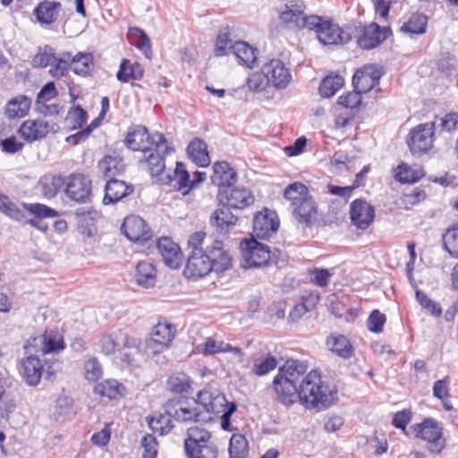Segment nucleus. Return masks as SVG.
Returning <instances> with one entry per match:
<instances>
[{
	"label": "nucleus",
	"mask_w": 458,
	"mask_h": 458,
	"mask_svg": "<svg viewBox=\"0 0 458 458\" xmlns=\"http://www.w3.org/2000/svg\"><path fill=\"white\" fill-rule=\"evenodd\" d=\"M344 84V80L338 74H329L326 76L318 88L319 93L323 98H331Z\"/></svg>",
	"instance_id": "obj_50"
},
{
	"label": "nucleus",
	"mask_w": 458,
	"mask_h": 458,
	"mask_svg": "<svg viewBox=\"0 0 458 458\" xmlns=\"http://www.w3.org/2000/svg\"><path fill=\"white\" fill-rule=\"evenodd\" d=\"M49 131L47 122L39 120H27L22 123L19 132L28 141H34L47 136Z\"/></svg>",
	"instance_id": "obj_34"
},
{
	"label": "nucleus",
	"mask_w": 458,
	"mask_h": 458,
	"mask_svg": "<svg viewBox=\"0 0 458 458\" xmlns=\"http://www.w3.org/2000/svg\"><path fill=\"white\" fill-rule=\"evenodd\" d=\"M157 249L165 265L172 269L180 267L182 261V252L179 245L170 237H161L157 241Z\"/></svg>",
	"instance_id": "obj_22"
},
{
	"label": "nucleus",
	"mask_w": 458,
	"mask_h": 458,
	"mask_svg": "<svg viewBox=\"0 0 458 458\" xmlns=\"http://www.w3.org/2000/svg\"><path fill=\"white\" fill-rule=\"evenodd\" d=\"M305 4L301 0H293L284 4L279 14L280 22L290 29H308L310 16L304 15Z\"/></svg>",
	"instance_id": "obj_17"
},
{
	"label": "nucleus",
	"mask_w": 458,
	"mask_h": 458,
	"mask_svg": "<svg viewBox=\"0 0 458 458\" xmlns=\"http://www.w3.org/2000/svg\"><path fill=\"white\" fill-rule=\"evenodd\" d=\"M135 281L144 288H151L157 281V268L154 263L148 260L140 261L135 268Z\"/></svg>",
	"instance_id": "obj_36"
},
{
	"label": "nucleus",
	"mask_w": 458,
	"mask_h": 458,
	"mask_svg": "<svg viewBox=\"0 0 458 458\" xmlns=\"http://www.w3.org/2000/svg\"><path fill=\"white\" fill-rule=\"evenodd\" d=\"M279 227V220L275 211L264 208L257 213L253 218V233L259 239H267L275 233Z\"/></svg>",
	"instance_id": "obj_18"
},
{
	"label": "nucleus",
	"mask_w": 458,
	"mask_h": 458,
	"mask_svg": "<svg viewBox=\"0 0 458 458\" xmlns=\"http://www.w3.org/2000/svg\"><path fill=\"white\" fill-rule=\"evenodd\" d=\"M302 303L295 307L296 310L305 313L312 310L320 301V296L317 291L304 293L301 296Z\"/></svg>",
	"instance_id": "obj_64"
},
{
	"label": "nucleus",
	"mask_w": 458,
	"mask_h": 458,
	"mask_svg": "<svg viewBox=\"0 0 458 458\" xmlns=\"http://www.w3.org/2000/svg\"><path fill=\"white\" fill-rule=\"evenodd\" d=\"M70 63V52L63 51L57 55L55 49L49 45L40 47L31 60V64L34 68H46L49 66L48 73L55 79H61L68 74Z\"/></svg>",
	"instance_id": "obj_4"
},
{
	"label": "nucleus",
	"mask_w": 458,
	"mask_h": 458,
	"mask_svg": "<svg viewBox=\"0 0 458 458\" xmlns=\"http://www.w3.org/2000/svg\"><path fill=\"white\" fill-rule=\"evenodd\" d=\"M31 100L30 98L20 95L11 99L5 107V114L10 119L24 117L30 107Z\"/></svg>",
	"instance_id": "obj_43"
},
{
	"label": "nucleus",
	"mask_w": 458,
	"mask_h": 458,
	"mask_svg": "<svg viewBox=\"0 0 458 458\" xmlns=\"http://www.w3.org/2000/svg\"><path fill=\"white\" fill-rule=\"evenodd\" d=\"M230 458H247L249 454V443L244 435L233 434L229 442Z\"/></svg>",
	"instance_id": "obj_48"
},
{
	"label": "nucleus",
	"mask_w": 458,
	"mask_h": 458,
	"mask_svg": "<svg viewBox=\"0 0 458 458\" xmlns=\"http://www.w3.org/2000/svg\"><path fill=\"white\" fill-rule=\"evenodd\" d=\"M121 230L131 242H147L152 233L146 222L139 216L131 215L124 218Z\"/></svg>",
	"instance_id": "obj_20"
},
{
	"label": "nucleus",
	"mask_w": 458,
	"mask_h": 458,
	"mask_svg": "<svg viewBox=\"0 0 458 458\" xmlns=\"http://www.w3.org/2000/svg\"><path fill=\"white\" fill-rule=\"evenodd\" d=\"M411 429L415 437L426 442L428 451L440 454L446 446L444 426L432 417H427L420 423L413 424Z\"/></svg>",
	"instance_id": "obj_6"
},
{
	"label": "nucleus",
	"mask_w": 458,
	"mask_h": 458,
	"mask_svg": "<svg viewBox=\"0 0 458 458\" xmlns=\"http://www.w3.org/2000/svg\"><path fill=\"white\" fill-rule=\"evenodd\" d=\"M40 342L43 353L56 352L64 349L65 344L61 337L52 333H45L41 337H30L24 344L25 353H30L36 342Z\"/></svg>",
	"instance_id": "obj_30"
},
{
	"label": "nucleus",
	"mask_w": 458,
	"mask_h": 458,
	"mask_svg": "<svg viewBox=\"0 0 458 458\" xmlns=\"http://www.w3.org/2000/svg\"><path fill=\"white\" fill-rule=\"evenodd\" d=\"M23 208L39 219L56 217L59 215L57 210L41 203H23Z\"/></svg>",
	"instance_id": "obj_55"
},
{
	"label": "nucleus",
	"mask_w": 458,
	"mask_h": 458,
	"mask_svg": "<svg viewBox=\"0 0 458 458\" xmlns=\"http://www.w3.org/2000/svg\"><path fill=\"white\" fill-rule=\"evenodd\" d=\"M133 191V186L125 182L114 178L108 179L105 187L103 203L105 205L114 204L130 195Z\"/></svg>",
	"instance_id": "obj_28"
},
{
	"label": "nucleus",
	"mask_w": 458,
	"mask_h": 458,
	"mask_svg": "<svg viewBox=\"0 0 458 458\" xmlns=\"http://www.w3.org/2000/svg\"><path fill=\"white\" fill-rule=\"evenodd\" d=\"M94 67V58L90 53L79 52L75 55L71 54L70 70L80 76H87Z\"/></svg>",
	"instance_id": "obj_41"
},
{
	"label": "nucleus",
	"mask_w": 458,
	"mask_h": 458,
	"mask_svg": "<svg viewBox=\"0 0 458 458\" xmlns=\"http://www.w3.org/2000/svg\"><path fill=\"white\" fill-rule=\"evenodd\" d=\"M148 140L151 142V136L148 134V129L145 126L139 125L127 133L124 143L131 150L144 151L147 148L144 142Z\"/></svg>",
	"instance_id": "obj_40"
},
{
	"label": "nucleus",
	"mask_w": 458,
	"mask_h": 458,
	"mask_svg": "<svg viewBox=\"0 0 458 458\" xmlns=\"http://www.w3.org/2000/svg\"><path fill=\"white\" fill-rule=\"evenodd\" d=\"M172 419L165 414L153 415L147 418V421L150 430L153 433H158L159 435L168 434L174 428Z\"/></svg>",
	"instance_id": "obj_51"
},
{
	"label": "nucleus",
	"mask_w": 458,
	"mask_h": 458,
	"mask_svg": "<svg viewBox=\"0 0 458 458\" xmlns=\"http://www.w3.org/2000/svg\"><path fill=\"white\" fill-rule=\"evenodd\" d=\"M143 448L142 458H156L157 454V442L152 435H145L141 439Z\"/></svg>",
	"instance_id": "obj_63"
},
{
	"label": "nucleus",
	"mask_w": 458,
	"mask_h": 458,
	"mask_svg": "<svg viewBox=\"0 0 458 458\" xmlns=\"http://www.w3.org/2000/svg\"><path fill=\"white\" fill-rule=\"evenodd\" d=\"M193 405L200 409L202 413L205 411L208 414L216 413L217 411V397H213L212 394L207 390H201L198 393L196 399H191Z\"/></svg>",
	"instance_id": "obj_52"
},
{
	"label": "nucleus",
	"mask_w": 458,
	"mask_h": 458,
	"mask_svg": "<svg viewBox=\"0 0 458 458\" xmlns=\"http://www.w3.org/2000/svg\"><path fill=\"white\" fill-rule=\"evenodd\" d=\"M392 35L389 27H381L377 22L360 28L357 45L362 50H372L378 47Z\"/></svg>",
	"instance_id": "obj_13"
},
{
	"label": "nucleus",
	"mask_w": 458,
	"mask_h": 458,
	"mask_svg": "<svg viewBox=\"0 0 458 458\" xmlns=\"http://www.w3.org/2000/svg\"><path fill=\"white\" fill-rule=\"evenodd\" d=\"M61 9L60 2L44 0L34 8L33 14L40 24L50 25L57 20Z\"/></svg>",
	"instance_id": "obj_31"
},
{
	"label": "nucleus",
	"mask_w": 458,
	"mask_h": 458,
	"mask_svg": "<svg viewBox=\"0 0 458 458\" xmlns=\"http://www.w3.org/2000/svg\"><path fill=\"white\" fill-rule=\"evenodd\" d=\"M66 196L77 203H88L92 197L91 180L82 174H72L65 177Z\"/></svg>",
	"instance_id": "obj_11"
},
{
	"label": "nucleus",
	"mask_w": 458,
	"mask_h": 458,
	"mask_svg": "<svg viewBox=\"0 0 458 458\" xmlns=\"http://www.w3.org/2000/svg\"><path fill=\"white\" fill-rule=\"evenodd\" d=\"M427 26L428 16L421 13H415L402 25L400 30L404 34L412 38L414 35L424 34Z\"/></svg>",
	"instance_id": "obj_42"
},
{
	"label": "nucleus",
	"mask_w": 458,
	"mask_h": 458,
	"mask_svg": "<svg viewBox=\"0 0 458 458\" xmlns=\"http://www.w3.org/2000/svg\"><path fill=\"white\" fill-rule=\"evenodd\" d=\"M262 72L267 80L269 86L276 89H284L292 81L290 70L280 59L273 58L262 66Z\"/></svg>",
	"instance_id": "obj_15"
},
{
	"label": "nucleus",
	"mask_w": 458,
	"mask_h": 458,
	"mask_svg": "<svg viewBox=\"0 0 458 458\" xmlns=\"http://www.w3.org/2000/svg\"><path fill=\"white\" fill-rule=\"evenodd\" d=\"M386 321L385 314L381 313L378 310H373L367 320V327L372 333H381L384 325Z\"/></svg>",
	"instance_id": "obj_61"
},
{
	"label": "nucleus",
	"mask_w": 458,
	"mask_h": 458,
	"mask_svg": "<svg viewBox=\"0 0 458 458\" xmlns=\"http://www.w3.org/2000/svg\"><path fill=\"white\" fill-rule=\"evenodd\" d=\"M167 416L179 422H199L205 421L207 418L202 417V411L195 407L192 400L180 396L167 400L163 405Z\"/></svg>",
	"instance_id": "obj_9"
},
{
	"label": "nucleus",
	"mask_w": 458,
	"mask_h": 458,
	"mask_svg": "<svg viewBox=\"0 0 458 458\" xmlns=\"http://www.w3.org/2000/svg\"><path fill=\"white\" fill-rule=\"evenodd\" d=\"M443 242L450 256L458 259V225L446 231L443 236Z\"/></svg>",
	"instance_id": "obj_57"
},
{
	"label": "nucleus",
	"mask_w": 458,
	"mask_h": 458,
	"mask_svg": "<svg viewBox=\"0 0 458 458\" xmlns=\"http://www.w3.org/2000/svg\"><path fill=\"white\" fill-rule=\"evenodd\" d=\"M299 401L306 409L320 411L338 401V390L326 384L318 370L312 369L299 384Z\"/></svg>",
	"instance_id": "obj_1"
},
{
	"label": "nucleus",
	"mask_w": 458,
	"mask_h": 458,
	"mask_svg": "<svg viewBox=\"0 0 458 458\" xmlns=\"http://www.w3.org/2000/svg\"><path fill=\"white\" fill-rule=\"evenodd\" d=\"M328 349L344 359H349L353 353L352 346L348 338L343 335H330L327 339Z\"/></svg>",
	"instance_id": "obj_45"
},
{
	"label": "nucleus",
	"mask_w": 458,
	"mask_h": 458,
	"mask_svg": "<svg viewBox=\"0 0 458 458\" xmlns=\"http://www.w3.org/2000/svg\"><path fill=\"white\" fill-rule=\"evenodd\" d=\"M167 388L174 394L189 393L192 386L191 378L183 372L172 374L166 381Z\"/></svg>",
	"instance_id": "obj_46"
},
{
	"label": "nucleus",
	"mask_w": 458,
	"mask_h": 458,
	"mask_svg": "<svg viewBox=\"0 0 458 458\" xmlns=\"http://www.w3.org/2000/svg\"><path fill=\"white\" fill-rule=\"evenodd\" d=\"M175 181L174 187L178 191H184V193L191 190V176L186 170V166L182 162L176 163V167L173 174H167L164 178H159L158 182L162 184H169Z\"/></svg>",
	"instance_id": "obj_33"
},
{
	"label": "nucleus",
	"mask_w": 458,
	"mask_h": 458,
	"mask_svg": "<svg viewBox=\"0 0 458 458\" xmlns=\"http://www.w3.org/2000/svg\"><path fill=\"white\" fill-rule=\"evenodd\" d=\"M85 377L89 381L95 382L102 377V367L97 358L89 359L84 364Z\"/></svg>",
	"instance_id": "obj_62"
},
{
	"label": "nucleus",
	"mask_w": 458,
	"mask_h": 458,
	"mask_svg": "<svg viewBox=\"0 0 458 458\" xmlns=\"http://www.w3.org/2000/svg\"><path fill=\"white\" fill-rule=\"evenodd\" d=\"M241 250L245 267H259L272 264L282 267L285 262L283 251L276 248L271 250L267 244L253 238L242 241Z\"/></svg>",
	"instance_id": "obj_3"
},
{
	"label": "nucleus",
	"mask_w": 458,
	"mask_h": 458,
	"mask_svg": "<svg viewBox=\"0 0 458 458\" xmlns=\"http://www.w3.org/2000/svg\"><path fill=\"white\" fill-rule=\"evenodd\" d=\"M216 199L224 207L243 209L254 203L255 197L249 189L233 185L218 191Z\"/></svg>",
	"instance_id": "obj_12"
},
{
	"label": "nucleus",
	"mask_w": 458,
	"mask_h": 458,
	"mask_svg": "<svg viewBox=\"0 0 458 458\" xmlns=\"http://www.w3.org/2000/svg\"><path fill=\"white\" fill-rule=\"evenodd\" d=\"M229 208L223 206V208L215 210L210 216V225L220 233H228L238 221V217Z\"/></svg>",
	"instance_id": "obj_35"
},
{
	"label": "nucleus",
	"mask_w": 458,
	"mask_h": 458,
	"mask_svg": "<svg viewBox=\"0 0 458 458\" xmlns=\"http://www.w3.org/2000/svg\"><path fill=\"white\" fill-rule=\"evenodd\" d=\"M189 157L198 165L206 167L210 164L208 145L205 140L194 138L187 147Z\"/></svg>",
	"instance_id": "obj_37"
},
{
	"label": "nucleus",
	"mask_w": 458,
	"mask_h": 458,
	"mask_svg": "<svg viewBox=\"0 0 458 458\" xmlns=\"http://www.w3.org/2000/svg\"><path fill=\"white\" fill-rule=\"evenodd\" d=\"M273 387L276 394V401L289 406L299 400V386L289 379L282 380V376H276L273 379Z\"/></svg>",
	"instance_id": "obj_25"
},
{
	"label": "nucleus",
	"mask_w": 458,
	"mask_h": 458,
	"mask_svg": "<svg viewBox=\"0 0 458 458\" xmlns=\"http://www.w3.org/2000/svg\"><path fill=\"white\" fill-rule=\"evenodd\" d=\"M151 144L154 148H146L143 152L145 155V162L148 165V170L152 177L163 178L165 172V156L173 151L168 146L166 139L162 133H155L151 135Z\"/></svg>",
	"instance_id": "obj_10"
},
{
	"label": "nucleus",
	"mask_w": 458,
	"mask_h": 458,
	"mask_svg": "<svg viewBox=\"0 0 458 458\" xmlns=\"http://www.w3.org/2000/svg\"><path fill=\"white\" fill-rule=\"evenodd\" d=\"M267 86H269V84L264 73L262 72H256L250 74L243 87H246L252 92H261L265 90Z\"/></svg>",
	"instance_id": "obj_59"
},
{
	"label": "nucleus",
	"mask_w": 458,
	"mask_h": 458,
	"mask_svg": "<svg viewBox=\"0 0 458 458\" xmlns=\"http://www.w3.org/2000/svg\"><path fill=\"white\" fill-rule=\"evenodd\" d=\"M143 75L144 69L138 62L131 63L130 60L123 58L121 61L116 78L121 82H128L130 80H140Z\"/></svg>",
	"instance_id": "obj_39"
},
{
	"label": "nucleus",
	"mask_w": 458,
	"mask_h": 458,
	"mask_svg": "<svg viewBox=\"0 0 458 458\" xmlns=\"http://www.w3.org/2000/svg\"><path fill=\"white\" fill-rule=\"evenodd\" d=\"M436 134L440 135L442 132L452 133L458 127V113L450 112L442 117L436 116Z\"/></svg>",
	"instance_id": "obj_53"
},
{
	"label": "nucleus",
	"mask_w": 458,
	"mask_h": 458,
	"mask_svg": "<svg viewBox=\"0 0 458 458\" xmlns=\"http://www.w3.org/2000/svg\"><path fill=\"white\" fill-rule=\"evenodd\" d=\"M350 220L357 229H368L375 219V208L364 199H356L350 204Z\"/></svg>",
	"instance_id": "obj_16"
},
{
	"label": "nucleus",
	"mask_w": 458,
	"mask_h": 458,
	"mask_svg": "<svg viewBox=\"0 0 458 458\" xmlns=\"http://www.w3.org/2000/svg\"><path fill=\"white\" fill-rule=\"evenodd\" d=\"M184 449L187 458H217L219 454L216 444L211 439V434L197 427L188 430Z\"/></svg>",
	"instance_id": "obj_7"
},
{
	"label": "nucleus",
	"mask_w": 458,
	"mask_h": 458,
	"mask_svg": "<svg viewBox=\"0 0 458 458\" xmlns=\"http://www.w3.org/2000/svg\"><path fill=\"white\" fill-rule=\"evenodd\" d=\"M205 251L216 274H223L233 267V258L225 250L223 242L215 241L212 245L206 246Z\"/></svg>",
	"instance_id": "obj_21"
},
{
	"label": "nucleus",
	"mask_w": 458,
	"mask_h": 458,
	"mask_svg": "<svg viewBox=\"0 0 458 458\" xmlns=\"http://www.w3.org/2000/svg\"><path fill=\"white\" fill-rule=\"evenodd\" d=\"M437 70L450 77L457 69L456 58L449 53L443 55L437 63Z\"/></svg>",
	"instance_id": "obj_60"
},
{
	"label": "nucleus",
	"mask_w": 458,
	"mask_h": 458,
	"mask_svg": "<svg viewBox=\"0 0 458 458\" xmlns=\"http://www.w3.org/2000/svg\"><path fill=\"white\" fill-rule=\"evenodd\" d=\"M382 72L374 64L365 65L357 70L352 77V85L359 93L365 94L379 84Z\"/></svg>",
	"instance_id": "obj_19"
},
{
	"label": "nucleus",
	"mask_w": 458,
	"mask_h": 458,
	"mask_svg": "<svg viewBox=\"0 0 458 458\" xmlns=\"http://www.w3.org/2000/svg\"><path fill=\"white\" fill-rule=\"evenodd\" d=\"M123 386L115 379H106L94 386V393L101 397L116 399L122 395Z\"/></svg>",
	"instance_id": "obj_47"
},
{
	"label": "nucleus",
	"mask_w": 458,
	"mask_h": 458,
	"mask_svg": "<svg viewBox=\"0 0 458 458\" xmlns=\"http://www.w3.org/2000/svg\"><path fill=\"white\" fill-rule=\"evenodd\" d=\"M238 64L249 69L258 65V49L245 41H236L231 47Z\"/></svg>",
	"instance_id": "obj_32"
},
{
	"label": "nucleus",
	"mask_w": 458,
	"mask_h": 458,
	"mask_svg": "<svg viewBox=\"0 0 458 458\" xmlns=\"http://www.w3.org/2000/svg\"><path fill=\"white\" fill-rule=\"evenodd\" d=\"M175 334L176 327L174 324L160 319L152 328L151 338L148 346L153 348L154 345H157L159 348L155 350L154 352H158L171 344Z\"/></svg>",
	"instance_id": "obj_23"
},
{
	"label": "nucleus",
	"mask_w": 458,
	"mask_h": 458,
	"mask_svg": "<svg viewBox=\"0 0 458 458\" xmlns=\"http://www.w3.org/2000/svg\"><path fill=\"white\" fill-rule=\"evenodd\" d=\"M214 272L205 250H191L183 270L188 279L198 280Z\"/></svg>",
	"instance_id": "obj_14"
},
{
	"label": "nucleus",
	"mask_w": 458,
	"mask_h": 458,
	"mask_svg": "<svg viewBox=\"0 0 458 458\" xmlns=\"http://www.w3.org/2000/svg\"><path fill=\"white\" fill-rule=\"evenodd\" d=\"M98 169L106 178H114L122 174L125 165L119 157L106 156L98 162Z\"/></svg>",
	"instance_id": "obj_44"
},
{
	"label": "nucleus",
	"mask_w": 458,
	"mask_h": 458,
	"mask_svg": "<svg viewBox=\"0 0 458 458\" xmlns=\"http://www.w3.org/2000/svg\"><path fill=\"white\" fill-rule=\"evenodd\" d=\"M75 216L80 233L87 237H92L96 233V223L100 214L91 207L79 208Z\"/></svg>",
	"instance_id": "obj_27"
},
{
	"label": "nucleus",
	"mask_w": 458,
	"mask_h": 458,
	"mask_svg": "<svg viewBox=\"0 0 458 458\" xmlns=\"http://www.w3.org/2000/svg\"><path fill=\"white\" fill-rule=\"evenodd\" d=\"M436 129V122H427L410 130L406 144L412 156L420 157L429 153L434 146Z\"/></svg>",
	"instance_id": "obj_8"
},
{
	"label": "nucleus",
	"mask_w": 458,
	"mask_h": 458,
	"mask_svg": "<svg viewBox=\"0 0 458 458\" xmlns=\"http://www.w3.org/2000/svg\"><path fill=\"white\" fill-rule=\"evenodd\" d=\"M29 355L21 360V370L25 382L31 386H36L39 384L43 366L40 360L33 354L28 353Z\"/></svg>",
	"instance_id": "obj_26"
},
{
	"label": "nucleus",
	"mask_w": 458,
	"mask_h": 458,
	"mask_svg": "<svg viewBox=\"0 0 458 458\" xmlns=\"http://www.w3.org/2000/svg\"><path fill=\"white\" fill-rule=\"evenodd\" d=\"M238 175L236 171L226 161H217L213 165V174L211 182L218 187V191L225 190V187H231L237 182Z\"/></svg>",
	"instance_id": "obj_24"
},
{
	"label": "nucleus",
	"mask_w": 458,
	"mask_h": 458,
	"mask_svg": "<svg viewBox=\"0 0 458 458\" xmlns=\"http://www.w3.org/2000/svg\"><path fill=\"white\" fill-rule=\"evenodd\" d=\"M87 119V112L81 106H76L68 112L65 122L71 130H76L81 128Z\"/></svg>",
	"instance_id": "obj_56"
},
{
	"label": "nucleus",
	"mask_w": 458,
	"mask_h": 458,
	"mask_svg": "<svg viewBox=\"0 0 458 458\" xmlns=\"http://www.w3.org/2000/svg\"><path fill=\"white\" fill-rule=\"evenodd\" d=\"M284 197L290 202L292 215L297 223L311 227L316 220L318 207L308 187L299 182H293L284 189Z\"/></svg>",
	"instance_id": "obj_2"
},
{
	"label": "nucleus",
	"mask_w": 458,
	"mask_h": 458,
	"mask_svg": "<svg viewBox=\"0 0 458 458\" xmlns=\"http://www.w3.org/2000/svg\"><path fill=\"white\" fill-rule=\"evenodd\" d=\"M101 351L106 355L114 353L121 350V343L118 333L106 334L100 339Z\"/></svg>",
	"instance_id": "obj_58"
},
{
	"label": "nucleus",
	"mask_w": 458,
	"mask_h": 458,
	"mask_svg": "<svg viewBox=\"0 0 458 458\" xmlns=\"http://www.w3.org/2000/svg\"><path fill=\"white\" fill-rule=\"evenodd\" d=\"M127 38L131 45L139 49L146 58L152 57L151 42L148 35L138 27H130L127 32Z\"/></svg>",
	"instance_id": "obj_38"
},
{
	"label": "nucleus",
	"mask_w": 458,
	"mask_h": 458,
	"mask_svg": "<svg viewBox=\"0 0 458 458\" xmlns=\"http://www.w3.org/2000/svg\"><path fill=\"white\" fill-rule=\"evenodd\" d=\"M65 177L61 174H46L38 182L37 189L44 199L55 198L64 188Z\"/></svg>",
	"instance_id": "obj_29"
},
{
	"label": "nucleus",
	"mask_w": 458,
	"mask_h": 458,
	"mask_svg": "<svg viewBox=\"0 0 458 458\" xmlns=\"http://www.w3.org/2000/svg\"><path fill=\"white\" fill-rule=\"evenodd\" d=\"M307 22L308 29L316 32L318 39L323 45L347 44L352 38V28L343 29L331 20L311 15Z\"/></svg>",
	"instance_id": "obj_5"
},
{
	"label": "nucleus",
	"mask_w": 458,
	"mask_h": 458,
	"mask_svg": "<svg viewBox=\"0 0 458 458\" xmlns=\"http://www.w3.org/2000/svg\"><path fill=\"white\" fill-rule=\"evenodd\" d=\"M424 176L423 169L420 166L411 167L407 164H401L397 167L396 180L403 183H414Z\"/></svg>",
	"instance_id": "obj_49"
},
{
	"label": "nucleus",
	"mask_w": 458,
	"mask_h": 458,
	"mask_svg": "<svg viewBox=\"0 0 458 458\" xmlns=\"http://www.w3.org/2000/svg\"><path fill=\"white\" fill-rule=\"evenodd\" d=\"M277 359L268 353L263 358L255 359L252 367V373L258 377H263L277 367Z\"/></svg>",
	"instance_id": "obj_54"
}]
</instances>
